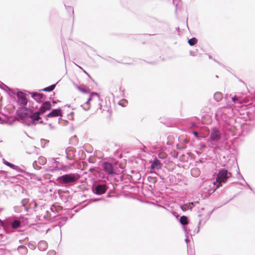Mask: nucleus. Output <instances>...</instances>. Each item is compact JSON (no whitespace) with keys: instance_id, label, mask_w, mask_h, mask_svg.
Wrapping results in <instances>:
<instances>
[{"instance_id":"28","label":"nucleus","mask_w":255,"mask_h":255,"mask_svg":"<svg viewBox=\"0 0 255 255\" xmlns=\"http://www.w3.org/2000/svg\"><path fill=\"white\" fill-rule=\"evenodd\" d=\"M94 170V169H90V171Z\"/></svg>"},{"instance_id":"12","label":"nucleus","mask_w":255,"mask_h":255,"mask_svg":"<svg viewBox=\"0 0 255 255\" xmlns=\"http://www.w3.org/2000/svg\"><path fill=\"white\" fill-rule=\"evenodd\" d=\"M194 204L193 203H189L181 205V208L183 211H187L188 210H191Z\"/></svg>"},{"instance_id":"17","label":"nucleus","mask_w":255,"mask_h":255,"mask_svg":"<svg viewBox=\"0 0 255 255\" xmlns=\"http://www.w3.org/2000/svg\"><path fill=\"white\" fill-rule=\"evenodd\" d=\"M180 223L183 225H185L188 224V218L185 216H182L180 218Z\"/></svg>"},{"instance_id":"10","label":"nucleus","mask_w":255,"mask_h":255,"mask_svg":"<svg viewBox=\"0 0 255 255\" xmlns=\"http://www.w3.org/2000/svg\"><path fill=\"white\" fill-rule=\"evenodd\" d=\"M104 169L105 171L109 174L114 173L113 165L110 163L105 162L104 163Z\"/></svg>"},{"instance_id":"20","label":"nucleus","mask_w":255,"mask_h":255,"mask_svg":"<svg viewBox=\"0 0 255 255\" xmlns=\"http://www.w3.org/2000/svg\"><path fill=\"white\" fill-rule=\"evenodd\" d=\"M77 89L84 93H87L88 92V91L86 89L82 88V87L80 86H77Z\"/></svg>"},{"instance_id":"24","label":"nucleus","mask_w":255,"mask_h":255,"mask_svg":"<svg viewBox=\"0 0 255 255\" xmlns=\"http://www.w3.org/2000/svg\"><path fill=\"white\" fill-rule=\"evenodd\" d=\"M193 134H194V135L196 137H197V138H198V137H199L198 133V132H197V131H194L193 132Z\"/></svg>"},{"instance_id":"27","label":"nucleus","mask_w":255,"mask_h":255,"mask_svg":"<svg viewBox=\"0 0 255 255\" xmlns=\"http://www.w3.org/2000/svg\"><path fill=\"white\" fill-rule=\"evenodd\" d=\"M184 230H185V231L186 232H187V229H186V228H184Z\"/></svg>"},{"instance_id":"4","label":"nucleus","mask_w":255,"mask_h":255,"mask_svg":"<svg viewBox=\"0 0 255 255\" xmlns=\"http://www.w3.org/2000/svg\"><path fill=\"white\" fill-rule=\"evenodd\" d=\"M79 178L77 174H67L58 178V180L62 184H70L75 182Z\"/></svg>"},{"instance_id":"21","label":"nucleus","mask_w":255,"mask_h":255,"mask_svg":"<svg viewBox=\"0 0 255 255\" xmlns=\"http://www.w3.org/2000/svg\"><path fill=\"white\" fill-rule=\"evenodd\" d=\"M38 162L41 164H44L46 162V160L44 157H40L38 159Z\"/></svg>"},{"instance_id":"19","label":"nucleus","mask_w":255,"mask_h":255,"mask_svg":"<svg viewBox=\"0 0 255 255\" xmlns=\"http://www.w3.org/2000/svg\"><path fill=\"white\" fill-rule=\"evenodd\" d=\"M197 42V40L196 38H192L188 40V43L190 45L193 46L195 45Z\"/></svg>"},{"instance_id":"9","label":"nucleus","mask_w":255,"mask_h":255,"mask_svg":"<svg viewBox=\"0 0 255 255\" xmlns=\"http://www.w3.org/2000/svg\"><path fill=\"white\" fill-rule=\"evenodd\" d=\"M47 118H52L56 117H62V113L61 110L59 109L53 110L50 113L46 115Z\"/></svg>"},{"instance_id":"6","label":"nucleus","mask_w":255,"mask_h":255,"mask_svg":"<svg viewBox=\"0 0 255 255\" xmlns=\"http://www.w3.org/2000/svg\"><path fill=\"white\" fill-rule=\"evenodd\" d=\"M107 190L106 185L104 184L95 185L93 187V192L97 195L104 194Z\"/></svg>"},{"instance_id":"16","label":"nucleus","mask_w":255,"mask_h":255,"mask_svg":"<svg viewBox=\"0 0 255 255\" xmlns=\"http://www.w3.org/2000/svg\"><path fill=\"white\" fill-rule=\"evenodd\" d=\"M214 97L215 100L217 102L220 101L223 98L222 94L219 92L215 93Z\"/></svg>"},{"instance_id":"22","label":"nucleus","mask_w":255,"mask_h":255,"mask_svg":"<svg viewBox=\"0 0 255 255\" xmlns=\"http://www.w3.org/2000/svg\"><path fill=\"white\" fill-rule=\"evenodd\" d=\"M232 100L234 102H236V101H238L239 100V98L237 96H234L232 98Z\"/></svg>"},{"instance_id":"2","label":"nucleus","mask_w":255,"mask_h":255,"mask_svg":"<svg viewBox=\"0 0 255 255\" xmlns=\"http://www.w3.org/2000/svg\"><path fill=\"white\" fill-rule=\"evenodd\" d=\"M232 176L230 172H228L227 170L221 169L219 171L216 178V182L218 183L216 188H218L222 186V184L225 183L228 178Z\"/></svg>"},{"instance_id":"15","label":"nucleus","mask_w":255,"mask_h":255,"mask_svg":"<svg viewBox=\"0 0 255 255\" xmlns=\"http://www.w3.org/2000/svg\"><path fill=\"white\" fill-rule=\"evenodd\" d=\"M38 247L40 250H44L47 248V243L45 241H41L39 242Z\"/></svg>"},{"instance_id":"23","label":"nucleus","mask_w":255,"mask_h":255,"mask_svg":"<svg viewBox=\"0 0 255 255\" xmlns=\"http://www.w3.org/2000/svg\"><path fill=\"white\" fill-rule=\"evenodd\" d=\"M196 171L198 172L199 171H198V169H196V168L193 169L191 170V174L193 175L194 172H196Z\"/></svg>"},{"instance_id":"25","label":"nucleus","mask_w":255,"mask_h":255,"mask_svg":"<svg viewBox=\"0 0 255 255\" xmlns=\"http://www.w3.org/2000/svg\"><path fill=\"white\" fill-rule=\"evenodd\" d=\"M78 67H79L80 69H82L85 73L87 74V73H86V72L85 70H84L81 68V67H80V66H78Z\"/></svg>"},{"instance_id":"14","label":"nucleus","mask_w":255,"mask_h":255,"mask_svg":"<svg viewBox=\"0 0 255 255\" xmlns=\"http://www.w3.org/2000/svg\"><path fill=\"white\" fill-rule=\"evenodd\" d=\"M3 163L5 165L10 167V168H11L14 170H18L19 169V167L15 165L14 164H13L8 161H7L4 159H3Z\"/></svg>"},{"instance_id":"5","label":"nucleus","mask_w":255,"mask_h":255,"mask_svg":"<svg viewBox=\"0 0 255 255\" xmlns=\"http://www.w3.org/2000/svg\"><path fill=\"white\" fill-rule=\"evenodd\" d=\"M221 135V131L218 128H213L211 129L208 140L212 144H215L220 141Z\"/></svg>"},{"instance_id":"26","label":"nucleus","mask_w":255,"mask_h":255,"mask_svg":"<svg viewBox=\"0 0 255 255\" xmlns=\"http://www.w3.org/2000/svg\"><path fill=\"white\" fill-rule=\"evenodd\" d=\"M49 127H50V128H51V129L53 128V127L52 126V125L51 124H49Z\"/></svg>"},{"instance_id":"11","label":"nucleus","mask_w":255,"mask_h":255,"mask_svg":"<svg viewBox=\"0 0 255 255\" xmlns=\"http://www.w3.org/2000/svg\"><path fill=\"white\" fill-rule=\"evenodd\" d=\"M161 168V163L159 160L155 159L154 160L152 164L151 165V169H159Z\"/></svg>"},{"instance_id":"13","label":"nucleus","mask_w":255,"mask_h":255,"mask_svg":"<svg viewBox=\"0 0 255 255\" xmlns=\"http://www.w3.org/2000/svg\"><path fill=\"white\" fill-rule=\"evenodd\" d=\"M32 97L38 102H40L42 98V95L39 93L33 92L31 93Z\"/></svg>"},{"instance_id":"8","label":"nucleus","mask_w":255,"mask_h":255,"mask_svg":"<svg viewBox=\"0 0 255 255\" xmlns=\"http://www.w3.org/2000/svg\"><path fill=\"white\" fill-rule=\"evenodd\" d=\"M18 98V102L21 105L25 106L27 103V100L24 93L22 92H18L17 93Z\"/></svg>"},{"instance_id":"1","label":"nucleus","mask_w":255,"mask_h":255,"mask_svg":"<svg viewBox=\"0 0 255 255\" xmlns=\"http://www.w3.org/2000/svg\"><path fill=\"white\" fill-rule=\"evenodd\" d=\"M21 221L14 217H10L6 220L2 227L6 232L10 233L21 226Z\"/></svg>"},{"instance_id":"7","label":"nucleus","mask_w":255,"mask_h":255,"mask_svg":"<svg viewBox=\"0 0 255 255\" xmlns=\"http://www.w3.org/2000/svg\"><path fill=\"white\" fill-rule=\"evenodd\" d=\"M94 99L99 101L100 100V97L97 93L93 92L91 94L90 97L88 99L85 104L83 106V108L84 110L87 111L90 109V107L89 106V102Z\"/></svg>"},{"instance_id":"18","label":"nucleus","mask_w":255,"mask_h":255,"mask_svg":"<svg viewBox=\"0 0 255 255\" xmlns=\"http://www.w3.org/2000/svg\"><path fill=\"white\" fill-rule=\"evenodd\" d=\"M55 87V85L53 84L49 87L45 88L44 89H43L42 90V91H46V92H51L54 89Z\"/></svg>"},{"instance_id":"3","label":"nucleus","mask_w":255,"mask_h":255,"mask_svg":"<svg viewBox=\"0 0 255 255\" xmlns=\"http://www.w3.org/2000/svg\"><path fill=\"white\" fill-rule=\"evenodd\" d=\"M51 108V105L49 102L43 103L38 111L32 113L30 116V118L33 120V123H34V121H37L40 119V115L41 114L44 113L47 110H49Z\"/></svg>"}]
</instances>
